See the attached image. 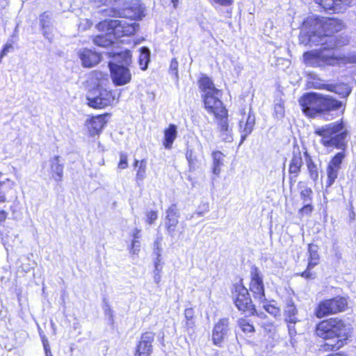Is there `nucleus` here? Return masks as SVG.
I'll return each mask as SVG.
<instances>
[{
	"label": "nucleus",
	"instance_id": "1",
	"mask_svg": "<svg viewBox=\"0 0 356 356\" xmlns=\"http://www.w3.org/2000/svg\"><path fill=\"white\" fill-rule=\"evenodd\" d=\"M302 27L300 40L302 43H309L311 45L321 44L323 47L318 50L305 52L303 54L305 63L312 67L325 65H341L356 63V54L336 55L333 50L348 44L347 37H335L328 33V30L341 24H306Z\"/></svg>",
	"mask_w": 356,
	"mask_h": 356
},
{
	"label": "nucleus",
	"instance_id": "2",
	"mask_svg": "<svg viewBox=\"0 0 356 356\" xmlns=\"http://www.w3.org/2000/svg\"><path fill=\"white\" fill-rule=\"evenodd\" d=\"M348 329L344 322L339 318H330L319 323L316 333L319 337L327 339L323 345L325 351L337 350L343 347L348 339Z\"/></svg>",
	"mask_w": 356,
	"mask_h": 356
},
{
	"label": "nucleus",
	"instance_id": "3",
	"mask_svg": "<svg viewBox=\"0 0 356 356\" xmlns=\"http://www.w3.org/2000/svg\"><path fill=\"white\" fill-rule=\"evenodd\" d=\"M302 112L308 117H323L330 120V112L337 111L341 102L331 96L318 92H308L299 99Z\"/></svg>",
	"mask_w": 356,
	"mask_h": 356
},
{
	"label": "nucleus",
	"instance_id": "4",
	"mask_svg": "<svg viewBox=\"0 0 356 356\" xmlns=\"http://www.w3.org/2000/svg\"><path fill=\"white\" fill-rule=\"evenodd\" d=\"M138 24H96V28L98 30L106 29V34H101L96 36L94 39V43L99 47H108L113 46L112 50L118 51L115 47L116 44L115 40L120 38L123 36H130L133 35Z\"/></svg>",
	"mask_w": 356,
	"mask_h": 356
},
{
	"label": "nucleus",
	"instance_id": "5",
	"mask_svg": "<svg viewBox=\"0 0 356 356\" xmlns=\"http://www.w3.org/2000/svg\"><path fill=\"white\" fill-rule=\"evenodd\" d=\"M314 134L321 138L320 143L325 147L344 150L347 146L348 132L342 122H331L314 129Z\"/></svg>",
	"mask_w": 356,
	"mask_h": 356
},
{
	"label": "nucleus",
	"instance_id": "6",
	"mask_svg": "<svg viewBox=\"0 0 356 356\" xmlns=\"http://www.w3.org/2000/svg\"><path fill=\"white\" fill-rule=\"evenodd\" d=\"M106 54L113 60L108 62L111 76L116 86H123L130 82L131 74L129 70L123 65H129L131 63V54L129 50L121 51H106Z\"/></svg>",
	"mask_w": 356,
	"mask_h": 356
},
{
	"label": "nucleus",
	"instance_id": "7",
	"mask_svg": "<svg viewBox=\"0 0 356 356\" xmlns=\"http://www.w3.org/2000/svg\"><path fill=\"white\" fill-rule=\"evenodd\" d=\"M199 85L205 109L217 118L227 115V111L220 99V90L215 87L210 78L202 76L199 81Z\"/></svg>",
	"mask_w": 356,
	"mask_h": 356
},
{
	"label": "nucleus",
	"instance_id": "8",
	"mask_svg": "<svg viewBox=\"0 0 356 356\" xmlns=\"http://www.w3.org/2000/svg\"><path fill=\"white\" fill-rule=\"evenodd\" d=\"M347 301L344 298L335 297L321 301L315 310L317 318H321L326 316L337 314L345 309Z\"/></svg>",
	"mask_w": 356,
	"mask_h": 356
},
{
	"label": "nucleus",
	"instance_id": "9",
	"mask_svg": "<svg viewBox=\"0 0 356 356\" xmlns=\"http://www.w3.org/2000/svg\"><path fill=\"white\" fill-rule=\"evenodd\" d=\"M88 104L94 108H103L111 105L115 97L106 88L92 89L87 95Z\"/></svg>",
	"mask_w": 356,
	"mask_h": 356
},
{
	"label": "nucleus",
	"instance_id": "10",
	"mask_svg": "<svg viewBox=\"0 0 356 356\" xmlns=\"http://www.w3.org/2000/svg\"><path fill=\"white\" fill-rule=\"evenodd\" d=\"M232 298L238 310L252 312L254 310L248 289L241 282L236 283L232 290Z\"/></svg>",
	"mask_w": 356,
	"mask_h": 356
},
{
	"label": "nucleus",
	"instance_id": "11",
	"mask_svg": "<svg viewBox=\"0 0 356 356\" xmlns=\"http://www.w3.org/2000/svg\"><path fill=\"white\" fill-rule=\"evenodd\" d=\"M250 290L253 293L255 299L260 302L266 300L263 277L260 270L257 267H252L250 271Z\"/></svg>",
	"mask_w": 356,
	"mask_h": 356
},
{
	"label": "nucleus",
	"instance_id": "12",
	"mask_svg": "<svg viewBox=\"0 0 356 356\" xmlns=\"http://www.w3.org/2000/svg\"><path fill=\"white\" fill-rule=\"evenodd\" d=\"M155 334L152 332L143 333L136 348L134 356H150Z\"/></svg>",
	"mask_w": 356,
	"mask_h": 356
},
{
	"label": "nucleus",
	"instance_id": "13",
	"mask_svg": "<svg viewBox=\"0 0 356 356\" xmlns=\"http://www.w3.org/2000/svg\"><path fill=\"white\" fill-rule=\"evenodd\" d=\"M254 124L255 117L252 114L251 111L250 110L248 114L243 111L242 113V118L239 122V131L241 134L239 145H241L246 139L248 136L252 133L254 129Z\"/></svg>",
	"mask_w": 356,
	"mask_h": 356
},
{
	"label": "nucleus",
	"instance_id": "14",
	"mask_svg": "<svg viewBox=\"0 0 356 356\" xmlns=\"http://www.w3.org/2000/svg\"><path fill=\"white\" fill-rule=\"evenodd\" d=\"M229 331V319L222 318L214 325L212 332V341L214 345L221 346Z\"/></svg>",
	"mask_w": 356,
	"mask_h": 356
},
{
	"label": "nucleus",
	"instance_id": "15",
	"mask_svg": "<svg viewBox=\"0 0 356 356\" xmlns=\"http://www.w3.org/2000/svg\"><path fill=\"white\" fill-rule=\"evenodd\" d=\"M303 163V155L299 149L293 151L289 169L291 184L296 181V179L301 171Z\"/></svg>",
	"mask_w": 356,
	"mask_h": 356
},
{
	"label": "nucleus",
	"instance_id": "16",
	"mask_svg": "<svg viewBox=\"0 0 356 356\" xmlns=\"http://www.w3.org/2000/svg\"><path fill=\"white\" fill-rule=\"evenodd\" d=\"M106 53V52H102L101 54H98L90 49H83L79 50V56L82 62L83 66L86 67H92L99 63L101 60V55L105 54V56H107Z\"/></svg>",
	"mask_w": 356,
	"mask_h": 356
},
{
	"label": "nucleus",
	"instance_id": "17",
	"mask_svg": "<svg viewBox=\"0 0 356 356\" xmlns=\"http://www.w3.org/2000/svg\"><path fill=\"white\" fill-rule=\"evenodd\" d=\"M178 210L175 205H172L166 211V218L165 225L170 234H172L175 231L176 226L178 224Z\"/></svg>",
	"mask_w": 356,
	"mask_h": 356
},
{
	"label": "nucleus",
	"instance_id": "18",
	"mask_svg": "<svg viewBox=\"0 0 356 356\" xmlns=\"http://www.w3.org/2000/svg\"><path fill=\"white\" fill-rule=\"evenodd\" d=\"M105 118L102 115H97L92 118L86 122V125L91 136L98 134L105 124Z\"/></svg>",
	"mask_w": 356,
	"mask_h": 356
},
{
	"label": "nucleus",
	"instance_id": "19",
	"mask_svg": "<svg viewBox=\"0 0 356 356\" xmlns=\"http://www.w3.org/2000/svg\"><path fill=\"white\" fill-rule=\"evenodd\" d=\"M90 81L95 86L93 89L106 88V86L109 83L108 74L98 71L91 74Z\"/></svg>",
	"mask_w": 356,
	"mask_h": 356
},
{
	"label": "nucleus",
	"instance_id": "20",
	"mask_svg": "<svg viewBox=\"0 0 356 356\" xmlns=\"http://www.w3.org/2000/svg\"><path fill=\"white\" fill-rule=\"evenodd\" d=\"M227 116L218 118L220 119L218 123V129L220 138L225 142H232L233 140L232 129L229 127Z\"/></svg>",
	"mask_w": 356,
	"mask_h": 356
},
{
	"label": "nucleus",
	"instance_id": "21",
	"mask_svg": "<svg viewBox=\"0 0 356 356\" xmlns=\"http://www.w3.org/2000/svg\"><path fill=\"white\" fill-rule=\"evenodd\" d=\"M52 178L59 182L62 180L63 174V166L60 163L59 156H56L49 161Z\"/></svg>",
	"mask_w": 356,
	"mask_h": 356
},
{
	"label": "nucleus",
	"instance_id": "22",
	"mask_svg": "<svg viewBox=\"0 0 356 356\" xmlns=\"http://www.w3.org/2000/svg\"><path fill=\"white\" fill-rule=\"evenodd\" d=\"M177 136V129L175 124H170L169 127L164 130V140L163 145L167 149L172 148V144Z\"/></svg>",
	"mask_w": 356,
	"mask_h": 356
},
{
	"label": "nucleus",
	"instance_id": "23",
	"mask_svg": "<svg viewBox=\"0 0 356 356\" xmlns=\"http://www.w3.org/2000/svg\"><path fill=\"white\" fill-rule=\"evenodd\" d=\"M298 310L291 300H287L284 308L286 321L291 324H296L298 321Z\"/></svg>",
	"mask_w": 356,
	"mask_h": 356
},
{
	"label": "nucleus",
	"instance_id": "24",
	"mask_svg": "<svg viewBox=\"0 0 356 356\" xmlns=\"http://www.w3.org/2000/svg\"><path fill=\"white\" fill-rule=\"evenodd\" d=\"M213 173L218 176L221 171V167L223 165L224 154L220 151L213 152Z\"/></svg>",
	"mask_w": 356,
	"mask_h": 356
},
{
	"label": "nucleus",
	"instance_id": "25",
	"mask_svg": "<svg viewBox=\"0 0 356 356\" xmlns=\"http://www.w3.org/2000/svg\"><path fill=\"white\" fill-rule=\"evenodd\" d=\"M309 252V262L308 268H314L319 261V254L318 253V248L316 245L313 244H309L308 245Z\"/></svg>",
	"mask_w": 356,
	"mask_h": 356
},
{
	"label": "nucleus",
	"instance_id": "26",
	"mask_svg": "<svg viewBox=\"0 0 356 356\" xmlns=\"http://www.w3.org/2000/svg\"><path fill=\"white\" fill-rule=\"evenodd\" d=\"M305 161L307 163V170L309 172V177L316 181L318 178V170L317 165L314 163L312 159L309 156L307 152L304 153Z\"/></svg>",
	"mask_w": 356,
	"mask_h": 356
},
{
	"label": "nucleus",
	"instance_id": "27",
	"mask_svg": "<svg viewBox=\"0 0 356 356\" xmlns=\"http://www.w3.org/2000/svg\"><path fill=\"white\" fill-rule=\"evenodd\" d=\"M150 51L147 47H142L140 49V54L138 58V63L142 70H145L150 60Z\"/></svg>",
	"mask_w": 356,
	"mask_h": 356
},
{
	"label": "nucleus",
	"instance_id": "28",
	"mask_svg": "<svg viewBox=\"0 0 356 356\" xmlns=\"http://www.w3.org/2000/svg\"><path fill=\"white\" fill-rule=\"evenodd\" d=\"M332 86V90H328V91L334 92L336 94H338L341 97H346L349 95L350 92V90L347 84L345 83H339V84H330Z\"/></svg>",
	"mask_w": 356,
	"mask_h": 356
},
{
	"label": "nucleus",
	"instance_id": "29",
	"mask_svg": "<svg viewBox=\"0 0 356 356\" xmlns=\"http://www.w3.org/2000/svg\"><path fill=\"white\" fill-rule=\"evenodd\" d=\"M340 169H338L337 168H334L332 165H328L327 168V179L326 181V186L330 187L331 186L336 179L338 177V173Z\"/></svg>",
	"mask_w": 356,
	"mask_h": 356
},
{
	"label": "nucleus",
	"instance_id": "30",
	"mask_svg": "<svg viewBox=\"0 0 356 356\" xmlns=\"http://www.w3.org/2000/svg\"><path fill=\"white\" fill-rule=\"evenodd\" d=\"M147 161L143 159L140 161L138 169L136 172V181L140 184V181H143L146 176Z\"/></svg>",
	"mask_w": 356,
	"mask_h": 356
},
{
	"label": "nucleus",
	"instance_id": "31",
	"mask_svg": "<svg viewBox=\"0 0 356 356\" xmlns=\"http://www.w3.org/2000/svg\"><path fill=\"white\" fill-rule=\"evenodd\" d=\"M315 3L327 11L335 13V0H314Z\"/></svg>",
	"mask_w": 356,
	"mask_h": 356
},
{
	"label": "nucleus",
	"instance_id": "32",
	"mask_svg": "<svg viewBox=\"0 0 356 356\" xmlns=\"http://www.w3.org/2000/svg\"><path fill=\"white\" fill-rule=\"evenodd\" d=\"M7 182L9 183L11 186H14L15 185V183L13 181L6 178L3 174L0 172V202H4L6 201V196L4 193L1 191V188Z\"/></svg>",
	"mask_w": 356,
	"mask_h": 356
},
{
	"label": "nucleus",
	"instance_id": "33",
	"mask_svg": "<svg viewBox=\"0 0 356 356\" xmlns=\"http://www.w3.org/2000/svg\"><path fill=\"white\" fill-rule=\"evenodd\" d=\"M344 158H345V154L343 152H338L337 154H335V156L329 162L328 165H332L334 168L341 169V165Z\"/></svg>",
	"mask_w": 356,
	"mask_h": 356
},
{
	"label": "nucleus",
	"instance_id": "34",
	"mask_svg": "<svg viewBox=\"0 0 356 356\" xmlns=\"http://www.w3.org/2000/svg\"><path fill=\"white\" fill-rule=\"evenodd\" d=\"M313 191L309 187H303L300 191V197L303 203L312 202Z\"/></svg>",
	"mask_w": 356,
	"mask_h": 356
},
{
	"label": "nucleus",
	"instance_id": "35",
	"mask_svg": "<svg viewBox=\"0 0 356 356\" xmlns=\"http://www.w3.org/2000/svg\"><path fill=\"white\" fill-rule=\"evenodd\" d=\"M184 316L186 320V325L188 327H194V321H193L194 316V310L193 308H187L184 311Z\"/></svg>",
	"mask_w": 356,
	"mask_h": 356
},
{
	"label": "nucleus",
	"instance_id": "36",
	"mask_svg": "<svg viewBox=\"0 0 356 356\" xmlns=\"http://www.w3.org/2000/svg\"><path fill=\"white\" fill-rule=\"evenodd\" d=\"M238 325L241 329L246 333L253 332L254 331L253 325L250 324L245 319L240 318L238 321Z\"/></svg>",
	"mask_w": 356,
	"mask_h": 356
},
{
	"label": "nucleus",
	"instance_id": "37",
	"mask_svg": "<svg viewBox=\"0 0 356 356\" xmlns=\"http://www.w3.org/2000/svg\"><path fill=\"white\" fill-rule=\"evenodd\" d=\"M335 13L343 11L347 6H348L352 0H335Z\"/></svg>",
	"mask_w": 356,
	"mask_h": 356
},
{
	"label": "nucleus",
	"instance_id": "38",
	"mask_svg": "<svg viewBox=\"0 0 356 356\" xmlns=\"http://www.w3.org/2000/svg\"><path fill=\"white\" fill-rule=\"evenodd\" d=\"M275 115L277 118L281 119L284 115V104L281 102L275 104L274 106Z\"/></svg>",
	"mask_w": 356,
	"mask_h": 356
},
{
	"label": "nucleus",
	"instance_id": "39",
	"mask_svg": "<svg viewBox=\"0 0 356 356\" xmlns=\"http://www.w3.org/2000/svg\"><path fill=\"white\" fill-rule=\"evenodd\" d=\"M312 86L315 89H318V90H332V86L330 84L323 83H322L321 81H319V80L312 81Z\"/></svg>",
	"mask_w": 356,
	"mask_h": 356
},
{
	"label": "nucleus",
	"instance_id": "40",
	"mask_svg": "<svg viewBox=\"0 0 356 356\" xmlns=\"http://www.w3.org/2000/svg\"><path fill=\"white\" fill-rule=\"evenodd\" d=\"M264 308L265 310L273 315V316H277L280 315V311L279 308L272 305H264Z\"/></svg>",
	"mask_w": 356,
	"mask_h": 356
},
{
	"label": "nucleus",
	"instance_id": "41",
	"mask_svg": "<svg viewBox=\"0 0 356 356\" xmlns=\"http://www.w3.org/2000/svg\"><path fill=\"white\" fill-rule=\"evenodd\" d=\"M163 238L161 236H157L154 241V253L156 256H161V242Z\"/></svg>",
	"mask_w": 356,
	"mask_h": 356
},
{
	"label": "nucleus",
	"instance_id": "42",
	"mask_svg": "<svg viewBox=\"0 0 356 356\" xmlns=\"http://www.w3.org/2000/svg\"><path fill=\"white\" fill-rule=\"evenodd\" d=\"M209 1L211 3L218 4L222 6H225V7H229L234 2V0H209Z\"/></svg>",
	"mask_w": 356,
	"mask_h": 356
},
{
	"label": "nucleus",
	"instance_id": "43",
	"mask_svg": "<svg viewBox=\"0 0 356 356\" xmlns=\"http://www.w3.org/2000/svg\"><path fill=\"white\" fill-rule=\"evenodd\" d=\"M13 50V47L12 43L7 42L5 46L3 47L1 54H0V58H2L3 56H5L8 53L12 51Z\"/></svg>",
	"mask_w": 356,
	"mask_h": 356
},
{
	"label": "nucleus",
	"instance_id": "44",
	"mask_svg": "<svg viewBox=\"0 0 356 356\" xmlns=\"http://www.w3.org/2000/svg\"><path fill=\"white\" fill-rule=\"evenodd\" d=\"M118 167L121 169H125L127 168V155L126 154L122 153L120 154Z\"/></svg>",
	"mask_w": 356,
	"mask_h": 356
},
{
	"label": "nucleus",
	"instance_id": "45",
	"mask_svg": "<svg viewBox=\"0 0 356 356\" xmlns=\"http://www.w3.org/2000/svg\"><path fill=\"white\" fill-rule=\"evenodd\" d=\"M304 207L300 210V212L305 214H309L313 210L312 202L303 203Z\"/></svg>",
	"mask_w": 356,
	"mask_h": 356
},
{
	"label": "nucleus",
	"instance_id": "46",
	"mask_svg": "<svg viewBox=\"0 0 356 356\" xmlns=\"http://www.w3.org/2000/svg\"><path fill=\"white\" fill-rule=\"evenodd\" d=\"M157 212L151 211L147 213V221L149 224H152L157 219Z\"/></svg>",
	"mask_w": 356,
	"mask_h": 356
},
{
	"label": "nucleus",
	"instance_id": "47",
	"mask_svg": "<svg viewBox=\"0 0 356 356\" xmlns=\"http://www.w3.org/2000/svg\"><path fill=\"white\" fill-rule=\"evenodd\" d=\"M42 344L45 353V356H53L52 353L50 349V346L49 344V342L47 339L43 338L42 339Z\"/></svg>",
	"mask_w": 356,
	"mask_h": 356
},
{
	"label": "nucleus",
	"instance_id": "48",
	"mask_svg": "<svg viewBox=\"0 0 356 356\" xmlns=\"http://www.w3.org/2000/svg\"><path fill=\"white\" fill-rule=\"evenodd\" d=\"M140 251V241L136 239L132 241V245L131 252L133 254H138Z\"/></svg>",
	"mask_w": 356,
	"mask_h": 356
},
{
	"label": "nucleus",
	"instance_id": "49",
	"mask_svg": "<svg viewBox=\"0 0 356 356\" xmlns=\"http://www.w3.org/2000/svg\"><path fill=\"white\" fill-rule=\"evenodd\" d=\"M312 268H309L308 267L307 269L302 273L301 276L305 277L307 280H312L315 278V273H312L311 270Z\"/></svg>",
	"mask_w": 356,
	"mask_h": 356
},
{
	"label": "nucleus",
	"instance_id": "50",
	"mask_svg": "<svg viewBox=\"0 0 356 356\" xmlns=\"http://www.w3.org/2000/svg\"><path fill=\"white\" fill-rule=\"evenodd\" d=\"M51 13L49 12L43 13L40 17V22H45L46 21L51 19Z\"/></svg>",
	"mask_w": 356,
	"mask_h": 356
},
{
	"label": "nucleus",
	"instance_id": "51",
	"mask_svg": "<svg viewBox=\"0 0 356 356\" xmlns=\"http://www.w3.org/2000/svg\"><path fill=\"white\" fill-rule=\"evenodd\" d=\"M178 63L176 59H172L170 63V70L177 74Z\"/></svg>",
	"mask_w": 356,
	"mask_h": 356
},
{
	"label": "nucleus",
	"instance_id": "52",
	"mask_svg": "<svg viewBox=\"0 0 356 356\" xmlns=\"http://www.w3.org/2000/svg\"><path fill=\"white\" fill-rule=\"evenodd\" d=\"M161 257L157 256L156 259L154 262V266H155V271L160 273L161 271V268H160V261H161Z\"/></svg>",
	"mask_w": 356,
	"mask_h": 356
},
{
	"label": "nucleus",
	"instance_id": "53",
	"mask_svg": "<svg viewBox=\"0 0 356 356\" xmlns=\"http://www.w3.org/2000/svg\"><path fill=\"white\" fill-rule=\"evenodd\" d=\"M294 325L295 324L289 323L288 325L289 333L291 336L295 335L296 334Z\"/></svg>",
	"mask_w": 356,
	"mask_h": 356
},
{
	"label": "nucleus",
	"instance_id": "54",
	"mask_svg": "<svg viewBox=\"0 0 356 356\" xmlns=\"http://www.w3.org/2000/svg\"><path fill=\"white\" fill-rule=\"evenodd\" d=\"M7 218V213L4 211H0V223L5 221Z\"/></svg>",
	"mask_w": 356,
	"mask_h": 356
},
{
	"label": "nucleus",
	"instance_id": "55",
	"mask_svg": "<svg viewBox=\"0 0 356 356\" xmlns=\"http://www.w3.org/2000/svg\"><path fill=\"white\" fill-rule=\"evenodd\" d=\"M140 230L138 229H136L134 232H133V237H134V239H136L138 240V238H139L140 236Z\"/></svg>",
	"mask_w": 356,
	"mask_h": 356
},
{
	"label": "nucleus",
	"instance_id": "56",
	"mask_svg": "<svg viewBox=\"0 0 356 356\" xmlns=\"http://www.w3.org/2000/svg\"><path fill=\"white\" fill-rule=\"evenodd\" d=\"M108 308L105 309V314L107 316H109L110 318L113 317V311L112 309L108 306Z\"/></svg>",
	"mask_w": 356,
	"mask_h": 356
},
{
	"label": "nucleus",
	"instance_id": "57",
	"mask_svg": "<svg viewBox=\"0 0 356 356\" xmlns=\"http://www.w3.org/2000/svg\"><path fill=\"white\" fill-rule=\"evenodd\" d=\"M154 281L156 283H159L160 282V273L155 271Z\"/></svg>",
	"mask_w": 356,
	"mask_h": 356
},
{
	"label": "nucleus",
	"instance_id": "58",
	"mask_svg": "<svg viewBox=\"0 0 356 356\" xmlns=\"http://www.w3.org/2000/svg\"><path fill=\"white\" fill-rule=\"evenodd\" d=\"M325 18V17H316V18L314 19V20H315V22H319V23H321V22H326L325 21V19H324Z\"/></svg>",
	"mask_w": 356,
	"mask_h": 356
},
{
	"label": "nucleus",
	"instance_id": "59",
	"mask_svg": "<svg viewBox=\"0 0 356 356\" xmlns=\"http://www.w3.org/2000/svg\"><path fill=\"white\" fill-rule=\"evenodd\" d=\"M47 28V26H45L44 24L42 25V29L44 30V35L48 38L49 40L50 39L49 37L48 36V34L47 33V31H45V29Z\"/></svg>",
	"mask_w": 356,
	"mask_h": 356
},
{
	"label": "nucleus",
	"instance_id": "60",
	"mask_svg": "<svg viewBox=\"0 0 356 356\" xmlns=\"http://www.w3.org/2000/svg\"><path fill=\"white\" fill-rule=\"evenodd\" d=\"M106 1H107V0H95V3H101V4H104V3H106Z\"/></svg>",
	"mask_w": 356,
	"mask_h": 356
},
{
	"label": "nucleus",
	"instance_id": "61",
	"mask_svg": "<svg viewBox=\"0 0 356 356\" xmlns=\"http://www.w3.org/2000/svg\"><path fill=\"white\" fill-rule=\"evenodd\" d=\"M327 356H348V355H345V354H341V353H335V354H330Z\"/></svg>",
	"mask_w": 356,
	"mask_h": 356
},
{
	"label": "nucleus",
	"instance_id": "62",
	"mask_svg": "<svg viewBox=\"0 0 356 356\" xmlns=\"http://www.w3.org/2000/svg\"><path fill=\"white\" fill-rule=\"evenodd\" d=\"M103 22H115V23H117V22H121L120 20H118V19H114V20L111 19L109 21L105 20Z\"/></svg>",
	"mask_w": 356,
	"mask_h": 356
},
{
	"label": "nucleus",
	"instance_id": "63",
	"mask_svg": "<svg viewBox=\"0 0 356 356\" xmlns=\"http://www.w3.org/2000/svg\"><path fill=\"white\" fill-rule=\"evenodd\" d=\"M172 1V3H173L174 5V7H176L177 5V3L179 1V0H171Z\"/></svg>",
	"mask_w": 356,
	"mask_h": 356
},
{
	"label": "nucleus",
	"instance_id": "64",
	"mask_svg": "<svg viewBox=\"0 0 356 356\" xmlns=\"http://www.w3.org/2000/svg\"><path fill=\"white\" fill-rule=\"evenodd\" d=\"M138 163L140 164V162L138 161V160H135V162H134V166L135 167H137Z\"/></svg>",
	"mask_w": 356,
	"mask_h": 356
}]
</instances>
